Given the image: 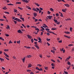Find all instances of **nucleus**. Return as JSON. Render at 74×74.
I'll return each instance as SVG.
<instances>
[{"label": "nucleus", "mask_w": 74, "mask_h": 74, "mask_svg": "<svg viewBox=\"0 0 74 74\" xmlns=\"http://www.w3.org/2000/svg\"><path fill=\"white\" fill-rule=\"evenodd\" d=\"M27 8L29 9V10H31V8L30 7H29L28 6H26Z\"/></svg>", "instance_id": "obj_18"}, {"label": "nucleus", "mask_w": 74, "mask_h": 74, "mask_svg": "<svg viewBox=\"0 0 74 74\" xmlns=\"http://www.w3.org/2000/svg\"><path fill=\"white\" fill-rule=\"evenodd\" d=\"M64 5L65 6H66L67 7H70V5L68 4H65Z\"/></svg>", "instance_id": "obj_5"}, {"label": "nucleus", "mask_w": 74, "mask_h": 74, "mask_svg": "<svg viewBox=\"0 0 74 74\" xmlns=\"http://www.w3.org/2000/svg\"><path fill=\"white\" fill-rule=\"evenodd\" d=\"M28 67H32V65H31V64H28Z\"/></svg>", "instance_id": "obj_9"}, {"label": "nucleus", "mask_w": 74, "mask_h": 74, "mask_svg": "<svg viewBox=\"0 0 74 74\" xmlns=\"http://www.w3.org/2000/svg\"><path fill=\"white\" fill-rule=\"evenodd\" d=\"M22 26H23L25 28H26V26H25V25H24L23 24H22Z\"/></svg>", "instance_id": "obj_37"}, {"label": "nucleus", "mask_w": 74, "mask_h": 74, "mask_svg": "<svg viewBox=\"0 0 74 74\" xmlns=\"http://www.w3.org/2000/svg\"><path fill=\"white\" fill-rule=\"evenodd\" d=\"M27 37L28 38H29V39H31V38H32V36H31L30 35H27Z\"/></svg>", "instance_id": "obj_3"}, {"label": "nucleus", "mask_w": 74, "mask_h": 74, "mask_svg": "<svg viewBox=\"0 0 74 74\" xmlns=\"http://www.w3.org/2000/svg\"><path fill=\"white\" fill-rule=\"evenodd\" d=\"M40 11H42L43 9H42V8H40Z\"/></svg>", "instance_id": "obj_48"}, {"label": "nucleus", "mask_w": 74, "mask_h": 74, "mask_svg": "<svg viewBox=\"0 0 74 74\" xmlns=\"http://www.w3.org/2000/svg\"><path fill=\"white\" fill-rule=\"evenodd\" d=\"M56 16H59V14L58 13H57L56 14Z\"/></svg>", "instance_id": "obj_41"}, {"label": "nucleus", "mask_w": 74, "mask_h": 74, "mask_svg": "<svg viewBox=\"0 0 74 74\" xmlns=\"http://www.w3.org/2000/svg\"><path fill=\"white\" fill-rule=\"evenodd\" d=\"M13 21L14 22L15 24H16V23H17V22H16V21H15L14 20Z\"/></svg>", "instance_id": "obj_50"}, {"label": "nucleus", "mask_w": 74, "mask_h": 74, "mask_svg": "<svg viewBox=\"0 0 74 74\" xmlns=\"http://www.w3.org/2000/svg\"><path fill=\"white\" fill-rule=\"evenodd\" d=\"M71 21V19L70 18H67V19H65V21Z\"/></svg>", "instance_id": "obj_17"}, {"label": "nucleus", "mask_w": 74, "mask_h": 74, "mask_svg": "<svg viewBox=\"0 0 74 74\" xmlns=\"http://www.w3.org/2000/svg\"><path fill=\"white\" fill-rule=\"evenodd\" d=\"M45 29L47 31H49L50 30V29L48 28H45Z\"/></svg>", "instance_id": "obj_28"}, {"label": "nucleus", "mask_w": 74, "mask_h": 74, "mask_svg": "<svg viewBox=\"0 0 74 74\" xmlns=\"http://www.w3.org/2000/svg\"><path fill=\"white\" fill-rule=\"evenodd\" d=\"M31 27H34V28H36L37 27H36L35 26H32Z\"/></svg>", "instance_id": "obj_49"}, {"label": "nucleus", "mask_w": 74, "mask_h": 74, "mask_svg": "<svg viewBox=\"0 0 74 74\" xmlns=\"http://www.w3.org/2000/svg\"><path fill=\"white\" fill-rule=\"evenodd\" d=\"M37 15V13H34V17H36Z\"/></svg>", "instance_id": "obj_6"}, {"label": "nucleus", "mask_w": 74, "mask_h": 74, "mask_svg": "<svg viewBox=\"0 0 74 74\" xmlns=\"http://www.w3.org/2000/svg\"><path fill=\"white\" fill-rule=\"evenodd\" d=\"M17 43H18V44H19V43H20V42H21V41L20 40H19L18 41H17Z\"/></svg>", "instance_id": "obj_43"}, {"label": "nucleus", "mask_w": 74, "mask_h": 74, "mask_svg": "<svg viewBox=\"0 0 74 74\" xmlns=\"http://www.w3.org/2000/svg\"><path fill=\"white\" fill-rule=\"evenodd\" d=\"M64 33H66V34H70V33L69 32H64Z\"/></svg>", "instance_id": "obj_12"}, {"label": "nucleus", "mask_w": 74, "mask_h": 74, "mask_svg": "<svg viewBox=\"0 0 74 74\" xmlns=\"http://www.w3.org/2000/svg\"><path fill=\"white\" fill-rule=\"evenodd\" d=\"M35 30H38V31H39V29H38V28H36Z\"/></svg>", "instance_id": "obj_59"}, {"label": "nucleus", "mask_w": 74, "mask_h": 74, "mask_svg": "<svg viewBox=\"0 0 74 74\" xmlns=\"http://www.w3.org/2000/svg\"><path fill=\"white\" fill-rule=\"evenodd\" d=\"M35 22H37L38 21V19H35Z\"/></svg>", "instance_id": "obj_53"}, {"label": "nucleus", "mask_w": 74, "mask_h": 74, "mask_svg": "<svg viewBox=\"0 0 74 74\" xmlns=\"http://www.w3.org/2000/svg\"><path fill=\"white\" fill-rule=\"evenodd\" d=\"M18 8L20 9V10H23V8H21L19 7H18Z\"/></svg>", "instance_id": "obj_47"}, {"label": "nucleus", "mask_w": 74, "mask_h": 74, "mask_svg": "<svg viewBox=\"0 0 74 74\" xmlns=\"http://www.w3.org/2000/svg\"><path fill=\"white\" fill-rule=\"evenodd\" d=\"M17 32L18 33H22V34L23 33V32H22L21 31V30L19 29L17 31Z\"/></svg>", "instance_id": "obj_2"}, {"label": "nucleus", "mask_w": 74, "mask_h": 74, "mask_svg": "<svg viewBox=\"0 0 74 74\" xmlns=\"http://www.w3.org/2000/svg\"><path fill=\"white\" fill-rule=\"evenodd\" d=\"M51 29L52 30H57V29L56 28H52Z\"/></svg>", "instance_id": "obj_31"}, {"label": "nucleus", "mask_w": 74, "mask_h": 74, "mask_svg": "<svg viewBox=\"0 0 74 74\" xmlns=\"http://www.w3.org/2000/svg\"><path fill=\"white\" fill-rule=\"evenodd\" d=\"M8 49H4V51L5 52H8V51H9Z\"/></svg>", "instance_id": "obj_21"}, {"label": "nucleus", "mask_w": 74, "mask_h": 74, "mask_svg": "<svg viewBox=\"0 0 74 74\" xmlns=\"http://www.w3.org/2000/svg\"><path fill=\"white\" fill-rule=\"evenodd\" d=\"M47 13L48 14H51V12H49V11H48L47 12Z\"/></svg>", "instance_id": "obj_58"}, {"label": "nucleus", "mask_w": 74, "mask_h": 74, "mask_svg": "<svg viewBox=\"0 0 74 74\" xmlns=\"http://www.w3.org/2000/svg\"><path fill=\"white\" fill-rule=\"evenodd\" d=\"M6 29H10V26L8 25L7 27H6Z\"/></svg>", "instance_id": "obj_25"}, {"label": "nucleus", "mask_w": 74, "mask_h": 74, "mask_svg": "<svg viewBox=\"0 0 74 74\" xmlns=\"http://www.w3.org/2000/svg\"><path fill=\"white\" fill-rule=\"evenodd\" d=\"M27 72H29V71H31V70H27Z\"/></svg>", "instance_id": "obj_60"}, {"label": "nucleus", "mask_w": 74, "mask_h": 74, "mask_svg": "<svg viewBox=\"0 0 74 74\" xmlns=\"http://www.w3.org/2000/svg\"><path fill=\"white\" fill-rule=\"evenodd\" d=\"M58 42H59V43H61L62 42V40H61L60 41H59Z\"/></svg>", "instance_id": "obj_57"}, {"label": "nucleus", "mask_w": 74, "mask_h": 74, "mask_svg": "<svg viewBox=\"0 0 74 74\" xmlns=\"http://www.w3.org/2000/svg\"><path fill=\"white\" fill-rule=\"evenodd\" d=\"M3 9L5 10H7V8H6V7H5L4 8H3Z\"/></svg>", "instance_id": "obj_39"}, {"label": "nucleus", "mask_w": 74, "mask_h": 74, "mask_svg": "<svg viewBox=\"0 0 74 74\" xmlns=\"http://www.w3.org/2000/svg\"><path fill=\"white\" fill-rule=\"evenodd\" d=\"M35 44L36 45H38V44H37V42H34Z\"/></svg>", "instance_id": "obj_42"}, {"label": "nucleus", "mask_w": 74, "mask_h": 74, "mask_svg": "<svg viewBox=\"0 0 74 74\" xmlns=\"http://www.w3.org/2000/svg\"><path fill=\"white\" fill-rule=\"evenodd\" d=\"M69 58H66V60H65L66 62H67V61H69Z\"/></svg>", "instance_id": "obj_23"}, {"label": "nucleus", "mask_w": 74, "mask_h": 74, "mask_svg": "<svg viewBox=\"0 0 74 74\" xmlns=\"http://www.w3.org/2000/svg\"><path fill=\"white\" fill-rule=\"evenodd\" d=\"M33 10H34V11H36V12H38V11H37V10H36V9L35 8H33Z\"/></svg>", "instance_id": "obj_11"}, {"label": "nucleus", "mask_w": 74, "mask_h": 74, "mask_svg": "<svg viewBox=\"0 0 74 74\" xmlns=\"http://www.w3.org/2000/svg\"><path fill=\"white\" fill-rule=\"evenodd\" d=\"M27 58H31V55H28L26 56Z\"/></svg>", "instance_id": "obj_20"}, {"label": "nucleus", "mask_w": 74, "mask_h": 74, "mask_svg": "<svg viewBox=\"0 0 74 74\" xmlns=\"http://www.w3.org/2000/svg\"><path fill=\"white\" fill-rule=\"evenodd\" d=\"M51 65L53 66H55V64H54L53 63H52L51 64Z\"/></svg>", "instance_id": "obj_45"}, {"label": "nucleus", "mask_w": 74, "mask_h": 74, "mask_svg": "<svg viewBox=\"0 0 74 74\" xmlns=\"http://www.w3.org/2000/svg\"><path fill=\"white\" fill-rule=\"evenodd\" d=\"M25 57H24L23 59V62H25Z\"/></svg>", "instance_id": "obj_15"}, {"label": "nucleus", "mask_w": 74, "mask_h": 74, "mask_svg": "<svg viewBox=\"0 0 74 74\" xmlns=\"http://www.w3.org/2000/svg\"><path fill=\"white\" fill-rule=\"evenodd\" d=\"M18 18H16L14 19V20H15V21H17L18 20Z\"/></svg>", "instance_id": "obj_56"}, {"label": "nucleus", "mask_w": 74, "mask_h": 74, "mask_svg": "<svg viewBox=\"0 0 74 74\" xmlns=\"http://www.w3.org/2000/svg\"><path fill=\"white\" fill-rule=\"evenodd\" d=\"M22 1H23V2H25V3H29V1L27 0H22Z\"/></svg>", "instance_id": "obj_1"}, {"label": "nucleus", "mask_w": 74, "mask_h": 74, "mask_svg": "<svg viewBox=\"0 0 74 74\" xmlns=\"http://www.w3.org/2000/svg\"><path fill=\"white\" fill-rule=\"evenodd\" d=\"M62 11L63 12H66V9H62Z\"/></svg>", "instance_id": "obj_8"}, {"label": "nucleus", "mask_w": 74, "mask_h": 74, "mask_svg": "<svg viewBox=\"0 0 74 74\" xmlns=\"http://www.w3.org/2000/svg\"><path fill=\"white\" fill-rule=\"evenodd\" d=\"M73 45H72V44H69V45L68 46H73Z\"/></svg>", "instance_id": "obj_63"}, {"label": "nucleus", "mask_w": 74, "mask_h": 74, "mask_svg": "<svg viewBox=\"0 0 74 74\" xmlns=\"http://www.w3.org/2000/svg\"><path fill=\"white\" fill-rule=\"evenodd\" d=\"M70 66H69V67L66 68V69H67V70H69V69H70Z\"/></svg>", "instance_id": "obj_30"}, {"label": "nucleus", "mask_w": 74, "mask_h": 74, "mask_svg": "<svg viewBox=\"0 0 74 74\" xmlns=\"http://www.w3.org/2000/svg\"><path fill=\"white\" fill-rule=\"evenodd\" d=\"M0 60L2 61H4V60L3 58H0Z\"/></svg>", "instance_id": "obj_29"}, {"label": "nucleus", "mask_w": 74, "mask_h": 74, "mask_svg": "<svg viewBox=\"0 0 74 74\" xmlns=\"http://www.w3.org/2000/svg\"><path fill=\"white\" fill-rule=\"evenodd\" d=\"M12 43V41H11V40H10L9 42V44H10Z\"/></svg>", "instance_id": "obj_24"}, {"label": "nucleus", "mask_w": 74, "mask_h": 74, "mask_svg": "<svg viewBox=\"0 0 74 74\" xmlns=\"http://www.w3.org/2000/svg\"><path fill=\"white\" fill-rule=\"evenodd\" d=\"M60 14H61L60 16H61V17H63V14H62V13H61Z\"/></svg>", "instance_id": "obj_51"}, {"label": "nucleus", "mask_w": 74, "mask_h": 74, "mask_svg": "<svg viewBox=\"0 0 74 74\" xmlns=\"http://www.w3.org/2000/svg\"><path fill=\"white\" fill-rule=\"evenodd\" d=\"M46 40H47V41H49V40H51V39H50L47 38V39H46Z\"/></svg>", "instance_id": "obj_35"}, {"label": "nucleus", "mask_w": 74, "mask_h": 74, "mask_svg": "<svg viewBox=\"0 0 74 74\" xmlns=\"http://www.w3.org/2000/svg\"><path fill=\"white\" fill-rule=\"evenodd\" d=\"M0 40H2V41H4V39L1 37H0Z\"/></svg>", "instance_id": "obj_19"}, {"label": "nucleus", "mask_w": 74, "mask_h": 74, "mask_svg": "<svg viewBox=\"0 0 74 74\" xmlns=\"http://www.w3.org/2000/svg\"><path fill=\"white\" fill-rule=\"evenodd\" d=\"M64 73L66 74H68V72H67L64 71Z\"/></svg>", "instance_id": "obj_55"}, {"label": "nucleus", "mask_w": 74, "mask_h": 74, "mask_svg": "<svg viewBox=\"0 0 74 74\" xmlns=\"http://www.w3.org/2000/svg\"><path fill=\"white\" fill-rule=\"evenodd\" d=\"M42 71V69L40 68V69H39V71Z\"/></svg>", "instance_id": "obj_46"}, {"label": "nucleus", "mask_w": 74, "mask_h": 74, "mask_svg": "<svg viewBox=\"0 0 74 74\" xmlns=\"http://www.w3.org/2000/svg\"><path fill=\"white\" fill-rule=\"evenodd\" d=\"M5 56H6V57H7V58H9V56H8V55L6 54Z\"/></svg>", "instance_id": "obj_54"}, {"label": "nucleus", "mask_w": 74, "mask_h": 74, "mask_svg": "<svg viewBox=\"0 0 74 74\" xmlns=\"http://www.w3.org/2000/svg\"><path fill=\"white\" fill-rule=\"evenodd\" d=\"M67 64H68V65H71V63H70V62L68 61L67 62Z\"/></svg>", "instance_id": "obj_14"}, {"label": "nucleus", "mask_w": 74, "mask_h": 74, "mask_svg": "<svg viewBox=\"0 0 74 74\" xmlns=\"http://www.w3.org/2000/svg\"><path fill=\"white\" fill-rule=\"evenodd\" d=\"M20 18L21 19H22V21H25V20L24 19V18L20 17Z\"/></svg>", "instance_id": "obj_13"}, {"label": "nucleus", "mask_w": 74, "mask_h": 74, "mask_svg": "<svg viewBox=\"0 0 74 74\" xmlns=\"http://www.w3.org/2000/svg\"><path fill=\"white\" fill-rule=\"evenodd\" d=\"M16 4H21V2H17L16 3Z\"/></svg>", "instance_id": "obj_32"}, {"label": "nucleus", "mask_w": 74, "mask_h": 74, "mask_svg": "<svg viewBox=\"0 0 74 74\" xmlns=\"http://www.w3.org/2000/svg\"><path fill=\"white\" fill-rule=\"evenodd\" d=\"M72 30H73V28L70 27V30L71 31V32H72Z\"/></svg>", "instance_id": "obj_34"}, {"label": "nucleus", "mask_w": 74, "mask_h": 74, "mask_svg": "<svg viewBox=\"0 0 74 74\" xmlns=\"http://www.w3.org/2000/svg\"><path fill=\"white\" fill-rule=\"evenodd\" d=\"M36 9L37 10V11H38H38L40 10V9L38 8H36Z\"/></svg>", "instance_id": "obj_44"}, {"label": "nucleus", "mask_w": 74, "mask_h": 74, "mask_svg": "<svg viewBox=\"0 0 74 74\" xmlns=\"http://www.w3.org/2000/svg\"><path fill=\"white\" fill-rule=\"evenodd\" d=\"M51 52H53V53H55V51H53V50H51Z\"/></svg>", "instance_id": "obj_52"}, {"label": "nucleus", "mask_w": 74, "mask_h": 74, "mask_svg": "<svg viewBox=\"0 0 74 74\" xmlns=\"http://www.w3.org/2000/svg\"><path fill=\"white\" fill-rule=\"evenodd\" d=\"M5 36L6 37H9V36H10V35L9 34H5Z\"/></svg>", "instance_id": "obj_40"}, {"label": "nucleus", "mask_w": 74, "mask_h": 74, "mask_svg": "<svg viewBox=\"0 0 74 74\" xmlns=\"http://www.w3.org/2000/svg\"><path fill=\"white\" fill-rule=\"evenodd\" d=\"M54 21H55V23H58V21H57L56 19H54Z\"/></svg>", "instance_id": "obj_22"}, {"label": "nucleus", "mask_w": 74, "mask_h": 74, "mask_svg": "<svg viewBox=\"0 0 74 74\" xmlns=\"http://www.w3.org/2000/svg\"><path fill=\"white\" fill-rule=\"evenodd\" d=\"M47 17H48L49 19H51V18H52V16H47Z\"/></svg>", "instance_id": "obj_4"}, {"label": "nucleus", "mask_w": 74, "mask_h": 74, "mask_svg": "<svg viewBox=\"0 0 74 74\" xmlns=\"http://www.w3.org/2000/svg\"><path fill=\"white\" fill-rule=\"evenodd\" d=\"M14 12H16H16H17V10L14 9Z\"/></svg>", "instance_id": "obj_33"}, {"label": "nucleus", "mask_w": 74, "mask_h": 74, "mask_svg": "<svg viewBox=\"0 0 74 74\" xmlns=\"http://www.w3.org/2000/svg\"><path fill=\"white\" fill-rule=\"evenodd\" d=\"M34 4H36V5L38 7H39L40 6V5H39V4H38V3H34Z\"/></svg>", "instance_id": "obj_7"}, {"label": "nucleus", "mask_w": 74, "mask_h": 74, "mask_svg": "<svg viewBox=\"0 0 74 74\" xmlns=\"http://www.w3.org/2000/svg\"><path fill=\"white\" fill-rule=\"evenodd\" d=\"M31 41L32 42V43H33V42H34V40H33V39H31Z\"/></svg>", "instance_id": "obj_38"}, {"label": "nucleus", "mask_w": 74, "mask_h": 74, "mask_svg": "<svg viewBox=\"0 0 74 74\" xmlns=\"http://www.w3.org/2000/svg\"><path fill=\"white\" fill-rule=\"evenodd\" d=\"M34 46H35V47H36L37 48V49H39V47H38L37 45H34Z\"/></svg>", "instance_id": "obj_16"}, {"label": "nucleus", "mask_w": 74, "mask_h": 74, "mask_svg": "<svg viewBox=\"0 0 74 74\" xmlns=\"http://www.w3.org/2000/svg\"><path fill=\"white\" fill-rule=\"evenodd\" d=\"M17 21H18V22H22V20L19 18H18V19H17Z\"/></svg>", "instance_id": "obj_10"}, {"label": "nucleus", "mask_w": 74, "mask_h": 74, "mask_svg": "<svg viewBox=\"0 0 74 74\" xmlns=\"http://www.w3.org/2000/svg\"><path fill=\"white\" fill-rule=\"evenodd\" d=\"M47 35H48V36H49V35H50V34H49V33H47Z\"/></svg>", "instance_id": "obj_64"}, {"label": "nucleus", "mask_w": 74, "mask_h": 74, "mask_svg": "<svg viewBox=\"0 0 74 74\" xmlns=\"http://www.w3.org/2000/svg\"><path fill=\"white\" fill-rule=\"evenodd\" d=\"M5 14H10V13H9V12H5Z\"/></svg>", "instance_id": "obj_36"}, {"label": "nucleus", "mask_w": 74, "mask_h": 74, "mask_svg": "<svg viewBox=\"0 0 74 74\" xmlns=\"http://www.w3.org/2000/svg\"><path fill=\"white\" fill-rule=\"evenodd\" d=\"M51 61H52V62H54V63H55V61H54V60H51Z\"/></svg>", "instance_id": "obj_61"}, {"label": "nucleus", "mask_w": 74, "mask_h": 74, "mask_svg": "<svg viewBox=\"0 0 74 74\" xmlns=\"http://www.w3.org/2000/svg\"><path fill=\"white\" fill-rule=\"evenodd\" d=\"M60 23V22H58V21H57V25H59V24Z\"/></svg>", "instance_id": "obj_62"}, {"label": "nucleus", "mask_w": 74, "mask_h": 74, "mask_svg": "<svg viewBox=\"0 0 74 74\" xmlns=\"http://www.w3.org/2000/svg\"><path fill=\"white\" fill-rule=\"evenodd\" d=\"M50 9V10L51 11H54V10H53V8H51Z\"/></svg>", "instance_id": "obj_27"}, {"label": "nucleus", "mask_w": 74, "mask_h": 74, "mask_svg": "<svg viewBox=\"0 0 74 74\" xmlns=\"http://www.w3.org/2000/svg\"><path fill=\"white\" fill-rule=\"evenodd\" d=\"M53 49L54 51H56V49L54 47H53Z\"/></svg>", "instance_id": "obj_26"}]
</instances>
